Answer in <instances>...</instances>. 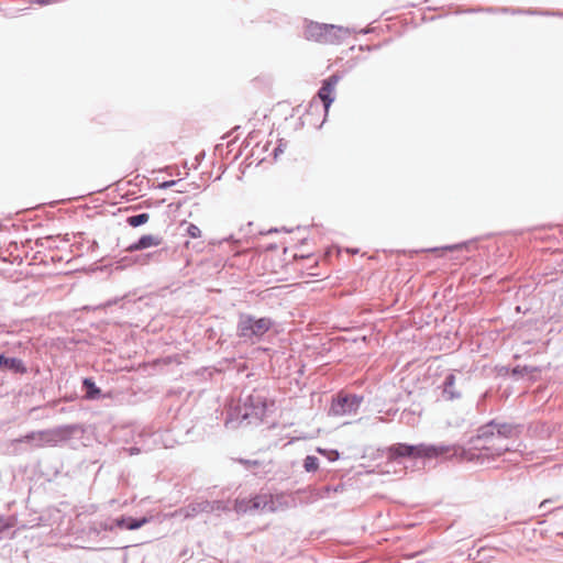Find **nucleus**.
<instances>
[{
  "mask_svg": "<svg viewBox=\"0 0 563 563\" xmlns=\"http://www.w3.org/2000/svg\"><path fill=\"white\" fill-rule=\"evenodd\" d=\"M278 152H282L280 145L274 150L275 156H277Z\"/></svg>",
  "mask_w": 563,
  "mask_h": 563,
  "instance_id": "31",
  "label": "nucleus"
},
{
  "mask_svg": "<svg viewBox=\"0 0 563 563\" xmlns=\"http://www.w3.org/2000/svg\"><path fill=\"white\" fill-rule=\"evenodd\" d=\"M455 375L450 373L443 380L442 395L446 400H455L461 397V394L455 389Z\"/></svg>",
  "mask_w": 563,
  "mask_h": 563,
  "instance_id": "16",
  "label": "nucleus"
},
{
  "mask_svg": "<svg viewBox=\"0 0 563 563\" xmlns=\"http://www.w3.org/2000/svg\"><path fill=\"white\" fill-rule=\"evenodd\" d=\"M341 79L342 75L340 73H334L322 81V86L318 90L317 95L323 104L325 114L329 112V109L335 99V86Z\"/></svg>",
  "mask_w": 563,
  "mask_h": 563,
  "instance_id": "7",
  "label": "nucleus"
},
{
  "mask_svg": "<svg viewBox=\"0 0 563 563\" xmlns=\"http://www.w3.org/2000/svg\"><path fill=\"white\" fill-rule=\"evenodd\" d=\"M181 225H186V234L191 239H198L201 236V230L198 225L186 221Z\"/></svg>",
  "mask_w": 563,
  "mask_h": 563,
  "instance_id": "23",
  "label": "nucleus"
},
{
  "mask_svg": "<svg viewBox=\"0 0 563 563\" xmlns=\"http://www.w3.org/2000/svg\"><path fill=\"white\" fill-rule=\"evenodd\" d=\"M163 243V238L159 235L144 234L137 241L125 247V252L133 253L142 251L152 246H158Z\"/></svg>",
  "mask_w": 563,
  "mask_h": 563,
  "instance_id": "10",
  "label": "nucleus"
},
{
  "mask_svg": "<svg viewBox=\"0 0 563 563\" xmlns=\"http://www.w3.org/2000/svg\"><path fill=\"white\" fill-rule=\"evenodd\" d=\"M333 490V492H339V490H342V486H336L334 488L330 487V486H327L323 488V494L320 495V497H327L329 495V493Z\"/></svg>",
  "mask_w": 563,
  "mask_h": 563,
  "instance_id": "27",
  "label": "nucleus"
},
{
  "mask_svg": "<svg viewBox=\"0 0 563 563\" xmlns=\"http://www.w3.org/2000/svg\"><path fill=\"white\" fill-rule=\"evenodd\" d=\"M221 509H222V501H220V500H216V501H209V500L194 501V503H190L185 508V517L186 518H190V517H195L198 514H202V512L211 514L213 511L221 510Z\"/></svg>",
  "mask_w": 563,
  "mask_h": 563,
  "instance_id": "9",
  "label": "nucleus"
},
{
  "mask_svg": "<svg viewBox=\"0 0 563 563\" xmlns=\"http://www.w3.org/2000/svg\"><path fill=\"white\" fill-rule=\"evenodd\" d=\"M521 431L520 426L492 420L477 429L476 437L470 440V451L473 460H494L510 451L509 440L517 438Z\"/></svg>",
  "mask_w": 563,
  "mask_h": 563,
  "instance_id": "1",
  "label": "nucleus"
},
{
  "mask_svg": "<svg viewBox=\"0 0 563 563\" xmlns=\"http://www.w3.org/2000/svg\"><path fill=\"white\" fill-rule=\"evenodd\" d=\"M318 452L322 455H324L328 461L330 462H334L336 460H339L340 457V453L338 450H332V449H318Z\"/></svg>",
  "mask_w": 563,
  "mask_h": 563,
  "instance_id": "24",
  "label": "nucleus"
},
{
  "mask_svg": "<svg viewBox=\"0 0 563 563\" xmlns=\"http://www.w3.org/2000/svg\"><path fill=\"white\" fill-rule=\"evenodd\" d=\"M85 433V427L80 423L64 424L52 429L37 431V446H55L71 439H80Z\"/></svg>",
  "mask_w": 563,
  "mask_h": 563,
  "instance_id": "4",
  "label": "nucleus"
},
{
  "mask_svg": "<svg viewBox=\"0 0 563 563\" xmlns=\"http://www.w3.org/2000/svg\"><path fill=\"white\" fill-rule=\"evenodd\" d=\"M466 245H467L466 242H462V243L452 244V245H444V246H441V247H432V249H428L426 251L427 252H437L439 250H442V251H455V250H461L463 247H466Z\"/></svg>",
  "mask_w": 563,
  "mask_h": 563,
  "instance_id": "25",
  "label": "nucleus"
},
{
  "mask_svg": "<svg viewBox=\"0 0 563 563\" xmlns=\"http://www.w3.org/2000/svg\"><path fill=\"white\" fill-rule=\"evenodd\" d=\"M272 494H257L250 499L249 510H262L271 512Z\"/></svg>",
  "mask_w": 563,
  "mask_h": 563,
  "instance_id": "15",
  "label": "nucleus"
},
{
  "mask_svg": "<svg viewBox=\"0 0 563 563\" xmlns=\"http://www.w3.org/2000/svg\"><path fill=\"white\" fill-rule=\"evenodd\" d=\"M180 180H166V181H163L158 185V188L161 189H167V188H170L175 185H177Z\"/></svg>",
  "mask_w": 563,
  "mask_h": 563,
  "instance_id": "26",
  "label": "nucleus"
},
{
  "mask_svg": "<svg viewBox=\"0 0 563 563\" xmlns=\"http://www.w3.org/2000/svg\"><path fill=\"white\" fill-rule=\"evenodd\" d=\"M363 400L364 397L360 395L339 394L335 398L332 399L329 413L332 416H344L355 413L358 410Z\"/></svg>",
  "mask_w": 563,
  "mask_h": 563,
  "instance_id": "6",
  "label": "nucleus"
},
{
  "mask_svg": "<svg viewBox=\"0 0 563 563\" xmlns=\"http://www.w3.org/2000/svg\"><path fill=\"white\" fill-rule=\"evenodd\" d=\"M242 420L255 418L262 420L267 410V399L261 393L249 395L243 406L236 407Z\"/></svg>",
  "mask_w": 563,
  "mask_h": 563,
  "instance_id": "5",
  "label": "nucleus"
},
{
  "mask_svg": "<svg viewBox=\"0 0 563 563\" xmlns=\"http://www.w3.org/2000/svg\"><path fill=\"white\" fill-rule=\"evenodd\" d=\"M148 522V519L146 517L141 518H133V517H125L121 516L114 519L109 520L104 523L106 530H113L114 528L119 529H125V530H136L143 527L145 523Z\"/></svg>",
  "mask_w": 563,
  "mask_h": 563,
  "instance_id": "8",
  "label": "nucleus"
},
{
  "mask_svg": "<svg viewBox=\"0 0 563 563\" xmlns=\"http://www.w3.org/2000/svg\"><path fill=\"white\" fill-rule=\"evenodd\" d=\"M81 390L84 391V397L87 400H97L101 397V389L96 385L91 377H85L82 379Z\"/></svg>",
  "mask_w": 563,
  "mask_h": 563,
  "instance_id": "17",
  "label": "nucleus"
},
{
  "mask_svg": "<svg viewBox=\"0 0 563 563\" xmlns=\"http://www.w3.org/2000/svg\"><path fill=\"white\" fill-rule=\"evenodd\" d=\"M231 416H232V415L230 413V418L225 420V423H227V424H228V423L230 422V420L232 419V418H231Z\"/></svg>",
  "mask_w": 563,
  "mask_h": 563,
  "instance_id": "34",
  "label": "nucleus"
},
{
  "mask_svg": "<svg viewBox=\"0 0 563 563\" xmlns=\"http://www.w3.org/2000/svg\"><path fill=\"white\" fill-rule=\"evenodd\" d=\"M319 467V460L314 455H307L303 460V468L306 472H316Z\"/></svg>",
  "mask_w": 563,
  "mask_h": 563,
  "instance_id": "22",
  "label": "nucleus"
},
{
  "mask_svg": "<svg viewBox=\"0 0 563 563\" xmlns=\"http://www.w3.org/2000/svg\"><path fill=\"white\" fill-rule=\"evenodd\" d=\"M2 367L11 368L16 372L23 369L21 361L16 360V358H8L3 355H0V368H2Z\"/></svg>",
  "mask_w": 563,
  "mask_h": 563,
  "instance_id": "20",
  "label": "nucleus"
},
{
  "mask_svg": "<svg viewBox=\"0 0 563 563\" xmlns=\"http://www.w3.org/2000/svg\"><path fill=\"white\" fill-rule=\"evenodd\" d=\"M544 14H550V13H549V12H545ZM552 14H553V15H562V13H560V12H556V13H554V12H553Z\"/></svg>",
  "mask_w": 563,
  "mask_h": 563,
  "instance_id": "32",
  "label": "nucleus"
},
{
  "mask_svg": "<svg viewBox=\"0 0 563 563\" xmlns=\"http://www.w3.org/2000/svg\"><path fill=\"white\" fill-rule=\"evenodd\" d=\"M275 321L268 317L256 318L250 313H240L236 334L244 342H258L274 327Z\"/></svg>",
  "mask_w": 563,
  "mask_h": 563,
  "instance_id": "3",
  "label": "nucleus"
},
{
  "mask_svg": "<svg viewBox=\"0 0 563 563\" xmlns=\"http://www.w3.org/2000/svg\"><path fill=\"white\" fill-rule=\"evenodd\" d=\"M388 457L391 460H399L404 457L409 459H459L472 461L473 454L466 451L465 448L459 444H407L395 443L387 448Z\"/></svg>",
  "mask_w": 563,
  "mask_h": 563,
  "instance_id": "2",
  "label": "nucleus"
},
{
  "mask_svg": "<svg viewBox=\"0 0 563 563\" xmlns=\"http://www.w3.org/2000/svg\"><path fill=\"white\" fill-rule=\"evenodd\" d=\"M549 503H550V500H543V501L540 504L539 508H540L541 510H543V511H547V509H548V506H547V505H548Z\"/></svg>",
  "mask_w": 563,
  "mask_h": 563,
  "instance_id": "30",
  "label": "nucleus"
},
{
  "mask_svg": "<svg viewBox=\"0 0 563 563\" xmlns=\"http://www.w3.org/2000/svg\"><path fill=\"white\" fill-rule=\"evenodd\" d=\"M327 26H332L333 29L331 31L324 30L322 43L339 44L351 35V31L347 27L334 24H327Z\"/></svg>",
  "mask_w": 563,
  "mask_h": 563,
  "instance_id": "11",
  "label": "nucleus"
},
{
  "mask_svg": "<svg viewBox=\"0 0 563 563\" xmlns=\"http://www.w3.org/2000/svg\"><path fill=\"white\" fill-rule=\"evenodd\" d=\"M155 255H156L155 253H148L146 255L137 256L134 260L132 257L125 256V257H122L118 262V264H119L120 268L126 267L128 265H132L134 263L145 264V263H147L148 258H151V257H153Z\"/></svg>",
  "mask_w": 563,
  "mask_h": 563,
  "instance_id": "18",
  "label": "nucleus"
},
{
  "mask_svg": "<svg viewBox=\"0 0 563 563\" xmlns=\"http://www.w3.org/2000/svg\"><path fill=\"white\" fill-rule=\"evenodd\" d=\"M141 451L142 450L140 448H137V446H131L129 449V452H130L131 455L139 454Z\"/></svg>",
  "mask_w": 563,
  "mask_h": 563,
  "instance_id": "29",
  "label": "nucleus"
},
{
  "mask_svg": "<svg viewBox=\"0 0 563 563\" xmlns=\"http://www.w3.org/2000/svg\"><path fill=\"white\" fill-rule=\"evenodd\" d=\"M295 506V498L284 493L272 495L271 512L285 510Z\"/></svg>",
  "mask_w": 563,
  "mask_h": 563,
  "instance_id": "13",
  "label": "nucleus"
},
{
  "mask_svg": "<svg viewBox=\"0 0 563 563\" xmlns=\"http://www.w3.org/2000/svg\"><path fill=\"white\" fill-rule=\"evenodd\" d=\"M232 239H233V236H232V235H229V238L224 239L223 241H230V240H232Z\"/></svg>",
  "mask_w": 563,
  "mask_h": 563,
  "instance_id": "33",
  "label": "nucleus"
},
{
  "mask_svg": "<svg viewBox=\"0 0 563 563\" xmlns=\"http://www.w3.org/2000/svg\"><path fill=\"white\" fill-rule=\"evenodd\" d=\"M332 30V26H327L325 23L310 22L305 30V36L307 40L316 42H322L324 30Z\"/></svg>",
  "mask_w": 563,
  "mask_h": 563,
  "instance_id": "14",
  "label": "nucleus"
},
{
  "mask_svg": "<svg viewBox=\"0 0 563 563\" xmlns=\"http://www.w3.org/2000/svg\"><path fill=\"white\" fill-rule=\"evenodd\" d=\"M58 242H60L58 236H53V235H43L42 236V235L37 234V265L47 263L46 256H44V257L38 256V254L41 253L40 249H48V250L58 249Z\"/></svg>",
  "mask_w": 563,
  "mask_h": 563,
  "instance_id": "12",
  "label": "nucleus"
},
{
  "mask_svg": "<svg viewBox=\"0 0 563 563\" xmlns=\"http://www.w3.org/2000/svg\"><path fill=\"white\" fill-rule=\"evenodd\" d=\"M497 374L499 376H505V375L511 374V369L508 366H500V367H497Z\"/></svg>",
  "mask_w": 563,
  "mask_h": 563,
  "instance_id": "28",
  "label": "nucleus"
},
{
  "mask_svg": "<svg viewBox=\"0 0 563 563\" xmlns=\"http://www.w3.org/2000/svg\"><path fill=\"white\" fill-rule=\"evenodd\" d=\"M534 371H537V368H534V367H530L527 365H525V366L517 365L514 368H511V376L515 377L516 379H518V378L523 377L525 375L530 374Z\"/></svg>",
  "mask_w": 563,
  "mask_h": 563,
  "instance_id": "21",
  "label": "nucleus"
},
{
  "mask_svg": "<svg viewBox=\"0 0 563 563\" xmlns=\"http://www.w3.org/2000/svg\"><path fill=\"white\" fill-rule=\"evenodd\" d=\"M150 219V214L142 212L139 214L130 216L126 218V223L132 228H137L145 224Z\"/></svg>",
  "mask_w": 563,
  "mask_h": 563,
  "instance_id": "19",
  "label": "nucleus"
}]
</instances>
